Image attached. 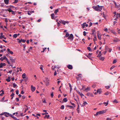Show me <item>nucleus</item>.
I'll use <instances>...</instances> for the list:
<instances>
[{"instance_id": "obj_1", "label": "nucleus", "mask_w": 120, "mask_h": 120, "mask_svg": "<svg viewBox=\"0 0 120 120\" xmlns=\"http://www.w3.org/2000/svg\"><path fill=\"white\" fill-rule=\"evenodd\" d=\"M103 7L102 6H100L99 5H98L97 6L93 7V8L95 10L100 11L102 10V7Z\"/></svg>"}, {"instance_id": "obj_2", "label": "nucleus", "mask_w": 120, "mask_h": 120, "mask_svg": "<svg viewBox=\"0 0 120 120\" xmlns=\"http://www.w3.org/2000/svg\"><path fill=\"white\" fill-rule=\"evenodd\" d=\"M106 112V111L105 110H103L101 111H100L97 112L96 114H95V116H97L98 115H101L103 113H105Z\"/></svg>"}, {"instance_id": "obj_3", "label": "nucleus", "mask_w": 120, "mask_h": 120, "mask_svg": "<svg viewBox=\"0 0 120 120\" xmlns=\"http://www.w3.org/2000/svg\"><path fill=\"white\" fill-rule=\"evenodd\" d=\"M118 17L120 18V13L118 14L117 15H114L113 16L114 20H117V19H118Z\"/></svg>"}, {"instance_id": "obj_4", "label": "nucleus", "mask_w": 120, "mask_h": 120, "mask_svg": "<svg viewBox=\"0 0 120 120\" xmlns=\"http://www.w3.org/2000/svg\"><path fill=\"white\" fill-rule=\"evenodd\" d=\"M73 39V36L72 34H71L68 38V39H70L72 41Z\"/></svg>"}, {"instance_id": "obj_5", "label": "nucleus", "mask_w": 120, "mask_h": 120, "mask_svg": "<svg viewBox=\"0 0 120 120\" xmlns=\"http://www.w3.org/2000/svg\"><path fill=\"white\" fill-rule=\"evenodd\" d=\"M98 32L97 35L98 38L99 39L101 40V34L98 31Z\"/></svg>"}, {"instance_id": "obj_6", "label": "nucleus", "mask_w": 120, "mask_h": 120, "mask_svg": "<svg viewBox=\"0 0 120 120\" xmlns=\"http://www.w3.org/2000/svg\"><path fill=\"white\" fill-rule=\"evenodd\" d=\"M31 90L33 92H34L36 89V88L34 86L32 85H31Z\"/></svg>"}, {"instance_id": "obj_7", "label": "nucleus", "mask_w": 120, "mask_h": 120, "mask_svg": "<svg viewBox=\"0 0 120 120\" xmlns=\"http://www.w3.org/2000/svg\"><path fill=\"white\" fill-rule=\"evenodd\" d=\"M82 27L83 28H84L85 26L86 27L88 26V25L87 24H86V22H85L82 25Z\"/></svg>"}, {"instance_id": "obj_8", "label": "nucleus", "mask_w": 120, "mask_h": 120, "mask_svg": "<svg viewBox=\"0 0 120 120\" xmlns=\"http://www.w3.org/2000/svg\"><path fill=\"white\" fill-rule=\"evenodd\" d=\"M10 59L12 63H15V59H13L12 57H10Z\"/></svg>"}, {"instance_id": "obj_9", "label": "nucleus", "mask_w": 120, "mask_h": 120, "mask_svg": "<svg viewBox=\"0 0 120 120\" xmlns=\"http://www.w3.org/2000/svg\"><path fill=\"white\" fill-rule=\"evenodd\" d=\"M22 78H23L26 79V80H27V78L26 77V74L25 73H24L22 75Z\"/></svg>"}, {"instance_id": "obj_10", "label": "nucleus", "mask_w": 120, "mask_h": 120, "mask_svg": "<svg viewBox=\"0 0 120 120\" xmlns=\"http://www.w3.org/2000/svg\"><path fill=\"white\" fill-rule=\"evenodd\" d=\"M120 40L118 38H115L113 40V41L114 42H117L120 41Z\"/></svg>"}, {"instance_id": "obj_11", "label": "nucleus", "mask_w": 120, "mask_h": 120, "mask_svg": "<svg viewBox=\"0 0 120 120\" xmlns=\"http://www.w3.org/2000/svg\"><path fill=\"white\" fill-rule=\"evenodd\" d=\"M34 12V11H29L27 12V14L29 15H30L31 14Z\"/></svg>"}, {"instance_id": "obj_12", "label": "nucleus", "mask_w": 120, "mask_h": 120, "mask_svg": "<svg viewBox=\"0 0 120 120\" xmlns=\"http://www.w3.org/2000/svg\"><path fill=\"white\" fill-rule=\"evenodd\" d=\"M6 65L5 63H1L0 64V68H2L3 66H5Z\"/></svg>"}, {"instance_id": "obj_13", "label": "nucleus", "mask_w": 120, "mask_h": 120, "mask_svg": "<svg viewBox=\"0 0 120 120\" xmlns=\"http://www.w3.org/2000/svg\"><path fill=\"white\" fill-rule=\"evenodd\" d=\"M67 67L69 69H72V66L71 65H68L67 66Z\"/></svg>"}, {"instance_id": "obj_14", "label": "nucleus", "mask_w": 120, "mask_h": 120, "mask_svg": "<svg viewBox=\"0 0 120 120\" xmlns=\"http://www.w3.org/2000/svg\"><path fill=\"white\" fill-rule=\"evenodd\" d=\"M6 56H4L3 57H1L0 58V60H1V61H3V60H5V59Z\"/></svg>"}, {"instance_id": "obj_15", "label": "nucleus", "mask_w": 120, "mask_h": 120, "mask_svg": "<svg viewBox=\"0 0 120 120\" xmlns=\"http://www.w3.org/2000/svg\"><path fill=\"white\" fill-rule=\"evenodd\" d=\"M101 90L100 89H98L97 90V92L99 94H100L101 93Z\"/></svg>"}, {"instance_id": "obj_16", "label": "nucleus", "mask_w": 120, "mask_h": 120, "mask_svg": "<svg viewBox=\"0 0 120 120\" xmlns=\"http://www.w3.org/2000/svg\"><path fill=\"white\" fill-rule=\"evenodd\" d=\"M26 41V40H25L21 39H20V40L19 41V43H20L21 42H22L24 43Z\"/></svg>"}, {"instance_id": "obj_17", "label": "nucleus", "mask_w": 120, "mask_h": 120, "mask_svg": "<svg viewBox=\"0 0 120 120\" xmlns=\"http://www.w3.org/2000/svg\"><path fill=\"white\" fill-rule=\"evenodd\" d=\"M51 17L52 18V19H55L54 16L55 15L54 14V13H52L51 14Z\"/></svg>"}, {"instance_id": "obj_18", "label": "nucleus", "mask_w": 120, "mask_h": 120, "mask_svg": "<svg viewBox=\"0 0 120 120\" xmlns=\"http://www.w3.org/2000/svg\"><path fill=\"white\" fill-rule=\"evenodd\" d=\"M69 22L68 21H65L64 20L62 22V23L63 24L65 25L66 23H68Z\"/></svg>"}, {"instance_id": "obj_19", "label": "nucleus", "mask_w": 120, "mask_h": 120, "mask_svg": "<svg viewBox=\"0 0 120 120\" xmlns=\"http://www.w3.org/2000/svg\"><path fill=\"white\" fill-rule=\"evenodd\" d=\"M2 38H4L5 39H6V37H5V35H4L3 36H0V39H2Z\"/></svg>"}, {"instance_id": "obj_20", "label": "nucleus", "mask_w": 120, "mask_h": 120, "mask_svg": "<svg viewBox=\"0 0 120 120\" xmlns=\"http://www.w3.org/2000/svg\"><path fill=\"white\" fill-rule=\"evenodd\" d=\"M8 114H9V113L5 112L4 115L8 117Z\"/></svg>"}, {"instance_id": "obj_21", "label": "nucleus", "mask_w": 120, "mask_h": 120, "mask_svg": "<svg viewBox=\"0 0 120 120\" xmlns=\"http://www.w3.org/2000/svg\"><path fill=\"white\" fill-rule=\"evenodd\" d=\"M69 35V34L68 32H66V35L65 36V37H68Z\"/></svg>"}, {"instance_id": "obj_22", "label": "nucleus", "mask_w": 120, "mask_h": 120, "mask_svg": "<svg viewBox=\"0 0 120 120\" xmlns=\"http://www.w3.org/2000/svg\"><path fill=\"white\" fill-rule=\"evenodd\" d=\"M105 59V58L102 56L101 57H100L99 58V59L101 60H103Z\"/></svg>"}, {"instance_id": "obj_23", "label": "nucleus", "mask_w": 120, "mask_h": 120, "mask_svg": "<svg viewBox=\"0 0 120 120\" xmlns=\"http://www.w3.org/2000/svg\"><path fill=\"white\" fill-rule=\"evenodd\" d=\"M109 101H108L106 103L105 102H103V104L104 105H105V106H107L108 104Z\"/></svg>"}, {"instance_id": "obj_24", "label": "nucleus", "mask_w": 120, "mask_h": 120, "mask_svg": "<svg viewBox=\"0 0 120 120\" xmlns=\"http://www.w3.org/2000/svg\"><path fill=\"white\" fill-rule=\"evenodd\" d=\"M5 3L6 4H7L8 3L9 0H4Z\"/></svg>"}, {"instance_id": "obj_25", "label": "nucleus", "mask_w": 120, "mask_h": 120, "mask_svg": "<svg viewBox=\"0 0 120 120\" xmlns=\"http://www.w3.org/2000/svg\"><path fill=\"white\" fill-rule=\"evenodd\" d=\"M90 90V88L89 87H87L86 88H85V90L86 92H87L89 90Z\"/></svg>"}, {"instance_id": "obj_26", "label": "nucleus", "mask_w": 120, "mask_h": 120, "mask_svg": "<svg viewBox=\"0 0 120 120\" xmlns=\"http://www.w3.org/2000/svg\"><path fill=\"white\" fill-rule=\"evenodd\" d=\"M67 101V99L66 98H64L63 100V101L65 102H66Z\"/></svg>"}, {"instance_id": "obj_27", "label": "nucleus", "mask_w": 120, "mask_h": 120, "mask_svg": "<svg viewBox=\"0 0 120 120\" xmlns=\"http://www.w3.org/2000/svg\"><path fill=\"white\" fill-rule=\"evenodd\" d=\"M101 55V51H100L99 52V54H98V55L97 56L98 57H100Z\"/></svg>"}, {"instance_id": "obj_28", "label": "nucleus", "mask_w": 120, "mask_h": 120, "mask_svg": "<svg viewBox=\"0 0 120 120\" xmlns=\"http://www.w3.org/2000/svg\"><path fill=\"white\" fill-rule=\"evenodd\" d=\"M59 11V9H57L54 12V13L55 14H56L57 12H58Z\"/></svg>"}, {"instance_id": "obj_29", "label": "nucleus", "mask_w": 120, "mask_h": 120, "mask_svg": "<svg viewBox=\"0 0 120 120\" xmlns=\"http://www.w3.org/2000/svg\"><path fill=\"white\" fill-rule=\"evenodd\" d=\"M17 35H18L17 34H15L13 35V37L14 38H16L17 37Z\"/></svg>"}, {"instance_id": "obj_30", "label": "nucleus", "mask_w": 120, "mask_h": 120, "mask_svg": "<svg viewBox=\"0 0 120 120\" xmlns=\"http://www.w3.org/2000/svg\"><path fill=\"white\" fill-rule=\"evenodd\" d=\"M94 41L95 40H97V37L96 35H94Z\"/></svg>"}, {"instance_id": "obj_31", "label": "nucleus", "mask_w": 120, "mask_h": 120, "mask_svg": "<svg viewBox=\"0 0 120 120\" xmlns=\"http://www.w3.org/2000/svg\"><path fill=\"white\" fill-rule=\"evenodd\" d=\"M69 86L70 87V90L71 91V90H72V86H71V84L70 83H69Z\"/></svg>"}, {"instance_id": "obj_32", "label": "nucleus", "mask_w": 120, "mask_h": 120, "mask_svg": "<svg viewBox=\"0 0 120 120\" xmlns=\"http://www.w3.org/2000/svg\"><path fill=\"white\" fill-rule=\"evenodd\" d=\"M1 91H2V93L0 94V96H2L4 94V92L3 90H1Z\"/></svg>"}, {"instance_id": "obj_33", "label": "nucleus", "mask_w": 120, "mask_h": 120, "mask_svg": "<svg viewBox=\"0 0 120 120\" xmlns=\"http://www.w3.org/2000/svg\"><path fill=\"white\" fill-rule=\"evenodd\" d=\"M8 11L9 12H13V11L11 9V8H9L8 9Z\"/></svg>"}, {"instance_id": "obj_34", "label": "nucleus", "mask_w": 120, "mask_h": 120, "mask_svg": "<svg viewBox=\"0 0 120 120\" xmlns=\"http://www.w3.org/2000/svg\"><path fill=\"white\" fill-rule=\"evenodd\" d=\"M60 108L62 109H64V105H62L61 107Z\"/></svg>"}, {"instance_id": "obj_35", "label": "nucleus", "mask_w": 120, "mask_h": 120, "mask_svg": "<svg viewBox=\"0 0 120 120\" xmlns=\"http://www.w3.org/2000/svg\"><path fill=\"white\" fill-rule=\"evenodd\" d=\"M41 66L40 67V69L41 70H42V72H44V71H43V69L42 68V66H43L42 65H41Z\"/></svg>"}, {"instance_id": "obj_36", "label": "nucleus", "mask_w": 120, "mask_h": 120, "mask_svg": "<svg viewBox=\"0 0 120 120\" xmlns=\"http://www.w3.org/2000/svg\"><path fill=\"white\" fill-rule=\"evenodd\" d=\"M6 80L8 82H9L10 81V79L9 77L8 78V79H6Z\"/></svg>"}, {"instance_id": "obj_37", "label": "nucleus", "mask_w": 120, "mask_h": 120, "mask_svg": "<svg viewBox=\"0 0 120 120\" xmlns=\"http://www.w3.org/2000/svg\"><path fill=\"white\" fill-rule=\"evenodd\" d=\"M13 86L14 87H15L17 86V85L15 83H14L13 84Z\"/></svg>"}, {"instance_id": "obj_38", "label": "nucleus", "mask_w": 120, "mask_h": 120, "mask_svg": "<svg viewBox=\"0 0 120 120\" xmlns=\"http://www.w3.org/2000/svg\"><path fill=\"white\" fill-rule=\"evenodd\" d=\"M113 102L116 103H117L118 102L117 101V100L115 99L114 101H113Z\"/></svg>"}, {"instance_id": "obj_39", "label": "nucleus", "mask_w": 120, "mask_h": 120, "mask_svg": "<svg viewBox=\"0 0 120 120\" xmlns=\"http://www.w3.org/2000/svg\"><path fill=\"white\" fill-rule=\"evenodd\" d=\"M117 62V60L116 59L114 60L113 61V64H114L116 63Z\"/></svg>"}, {"instance_id": "obj_40", "label": "nucleus", "mask_w": 120, "mask_h": 120, "mask_svg": "<svg viewBox=\"0 0 120 120\" xmlns=\"http://www.w3.org/2000/svg\"><path fill=\"white\" fill-rule=\"evenodd\" d=\"M18 1V0H15L14 2H13L14 3H16Z\"/></svg>"}, {"instance_id": "obj_41", "label": "nucleus", "mask_w": 120, "mask_h": 120, "mask_svg": "<svg viewBox=\"0 0 120 120\" xmlns=\"http://www.w3.org/2000/svg\"><path fill=\"white\" fill-rule=\"evenodd\" d=\"M8 53L9 54H13V52L12 51H10L9 52H8Z\"/></svg>"}, {"instance_id": "obj_42", "label": "nucleus", "mask_w": 120, "mask_h": 120, "mask_svg": "<svg viewBox=\"0 0 120 120\" xmlns=\"http://www.w3.org/2000/svg\"><path fill=\"white\" fill-rule=\"evenodd\" d=\"M87 49L89 51H90L91 50V48L90 47H87Z\"/></svg>"}, {"instance_id": "obj_43", "label": "nucleus", "mask_w": 120, "mask_h": 120, "mask_svg": "<svg viewBox=\"0 0 120 120\" xmlns=\"http://www.w3.org/2000/svg\"><path fill=\"white\" fill-rule=\"evenodd\" d=\"M57 22V25L58 26H60V22Z\"/></svg>"}, {"instance_id": "obj_44", "label": "nucleus", "mask_w": 120, "mask_h": 120, "mask_svg": "<svg viewBox=\"0 0 120 120\" xmlns=\"http://www.w3.org/2000/svg\"><path fill=\"white\" fill-rule=\"evenodd\" d=\"M51 96L52 98L53 96V93L52 92L51 94Z\"/></svg>"}, {"instance_id": "obj_45", "label": "nucleus", "mask_w": 120, "mask_h": 120, "mask_svg": "<svg viewBox=\"0 0 120 120\" xmlns=\"http://www.w3.org/2000/svg\"><path fill=\"white\" fill-rule=\"evenodd\" d=\"M83 35L84 36H85L86 35V33L85 31H84L83 32Z\"/></svg>"}, {"instance_id": "obj_46", "label": "nucleus", "mask_w": 120, "mask_h": 120, "mask_svg": "<svg viewBox=\"0 0 120 120\" xmlns=\"http://www.w3.org/2000/svg\"><path fill=\"white\" fill-rule=\"evenodd\" d=\"M12 70L11 69V70H9L8 72L7 73H11L12 72Z\"/></svg>"}, {"instance_id": "obj_47", "label": "nucleus", "mask_w": 120, "mask_h": 120, "mask_svg": "<svg viewBox=\"0 0 120 120\" xmlns=\"http://www.w3.org/2000/svg\"><path fill=\"white\" fill-rule=\"evenodd\" d=\"M13 118L15 120H20L19 119H17L16 117H13Z\"/></svg>"}, {"instance_id": "obj_48", "label": "nucleus", "mask_w": 120, "mask_h": 120, "mask_svg": "<svg viewBox=\"0 0 120 120\" xmlns=\"http://www.w3.org/2000/svg\"><path fill=\"white\" fill-rule=\"evenodd\" d=\"M110 86H105V87L106 89H108L110 88Z\"/></svg>"}, {"instance_id": "obj_49", "label": "nucleus", "mask_w": 120, "mask_h": 120, "mask_svg": "<svg viewBox=\"0 0 120 120\" xmlns=\"http://www.w3.org/2000/svg\"><path fill=\"white\" fill-rule=\"evenodd\" d=\"M47 49V48H43V50L42 51V52H43L44 51Z\"/></svg>"}, {"instance_id": "obj_50", "label": "nucleus", "mask_w": 120, "mask_h": 120, "mask_svg": "<svg viewBox=\"0 0 120 120\" xmlns=\"http://www.w3.org/2000/svg\"><path fill=\"white\" fill-rule=\"evenodd\" d=\"M16 94H19V90H16Z\"/></svg>"}, {"instance_id": "obj_51", "label": "nucleus", "mask_w": 120, "mask_h": 120, "mask_svg": "<svg viewBox=\"0 0 120 120\" xmlns=\"http://www.w3.org/2000/svg\"><path fill=\"white\" fill-rule=\"evenodd\" d=\"M83 104L85 105L87 104V103L86 101H84Z\"/></svg>"}, {"instance_id": "obj_52", "label": "nucleus", "mask_w": 120, "mask_h": 120, "mask_svg": "<svg viewBox=\"0 0 120 120\" xmlns=\"http://www.w3.org/2000/svg\"><path fill=\"white\" fill-rule=\"evenodd\" d=\"M14 94L13 93V92L12 94L11 95V96L12 97H14Z\"/></svg>"}, {"instance_id": "obj_53", "label": "nucleus", "mask_w": 120, "mask_h": 120, "mask_svg": "<svg viewBox=\"0 0 120 120\" xmlns=\"http://www.w3.org/2000/svg\"><path fill=\"white\" fill-rule=\"evenodd\" d=\"M42 102L43 103H46V101L45 100V99H44V100L42 101Z\"/></svg>"}, {"instance_id": "obj_54", "label": "nucleus", "mask_w": 120, "mask_h": 120, "mask_svg": "<svg viewBox=\"0 0 120 120\" xmlns=\"http://www.w3.org/2000/svg\"><path fill=\"white\" fill-rule=\"evenodd\" d=\"M4 113H5V112H3L2 113H1L0 114V116H2L3 115H4Z\"/></svg>"}, {"instance_id": "obj_55", "label": "nucleus", "mask_w": 120, "mask_h": 120, "mask_svg": "<svg viewBox=\"0 0 120 120\" xmlns=\"http://www.w3.org/2000/svg\"><path fill=\"white\" fill-rule=\"evenodd\" d=\"M94 32H95V30H92V34H94Z\"/></svg>"}, {"instance_id": "obj_56", "label": "nucleus", "mask_w": 120, "mask_h": 120, "mask_svg": "<svg viewBox=\"0 0 120 120\" xmlns=\"http://www.w3.org/2000/svg\"><path fill=\"white\" fill-rule=\"evenodd\" d=\"M109 94V93L108 92H106L104 94L106 95H107Z\"/></svg>"}, {"instance_id": "obj_57", "label": "nucleus", "mask_w": 120, "mask_h": 120, "mask_svg": "<svg viewBox=\"0 0 120 120\" xmlns=\"http://www.w3.org/2000/svg\"><path fill=\"white\" fill-rule=\"evenodd\" d=\"M112 119L111 118H107V119L106 120H112Z\"/></svg>"}, {"instance_id": "obj_58", "label": "nucleus", "mask_w": 120, "mask_h": 120, "mask_svg": "<svg viewBox=\"0 0 120 120\" xmlns=\"http://www.w3.org/2000/svg\"><path fill=\"white\" fill-rule=\"evenodd\" d=\"M67 106L70 107L71 108H72L73 107L71 105H67Z\"/></svg>"}, {"instance_id": "obj_59", "label": "nucleus", "mask_w": 120, "mask_h": 120, "mask_svg": "<svg viewBox=\"0 0 120 120\" xmlns=\"http://www.w3.org/2000/svg\"><path fill=\"white\" fill-rule=\"evenodd\" d=\"M16 101H19V99L18 98H16Z\"/></svg>"}, {"instance_id": "obj_60", "label": "nucleus", "mask_w": 120, "mask_h": 120, "mask_svg": "<svg viewBox=\"0 0 120 120\" xmlns=\"http://www.w3.org/2000/svg\"><path fill=\"white\" fill-rule=\"evenodd\" d=\"M63 20H60L59 21V22H60V23H62L63 21Z\"/></svg>"}, {"instance_id": "obj_61", "label": "nucleus", "mask_w": 120, "mask_h": 120, "mask_svg": "<svg viewBox=\"0 0 120 120\" xmlns=\"http://www.w3.org/2000/svg\"><path fill=\"white\" fill-rule=\"evenodd\" d=\"M3 41H4V42H5L6 43H7L8 42V41H7L5 40L4 39H3Z\"/></svg>"}, {"instance_id": "obj_62", "label": "nucleus", "mask_w": 120, "mask_h": 120, "mask_svg": "<svg viewBox=\"0 0 120 120\" xmlns=\"http://www.w3.org/2000/svg\"><path fill=\"white\" fill-rule=\"evenodd\" d=\"M45 116L47 118H48L49 116V115H46Z\"/></svg>"}, {"instance_id": "obj_63", "label": "nucleus", "mask_w": 120, "mask_h": 120, "mask_svg": "<svg viewBox=\"0 0 120 120\" xmlns=\"http://www.w3.org/2000/svg\"><path fill=\"white\" fill-rule=\"evenodd\" d=\"M115 67V66H112L110 68L111 70H112Z\"/></svg>"}, {"instance_id": "obj_64", "label": "nucleus", "mask_w": 120, "mask_h": 120, "mask_svg": "<svg viewBox=\"0 0 120 120\" xmlns=\"http://www.w3.org/2000/svg\"><path fill=\"white\" fill-rule=\"evenodd\" d=\"M90 96H91V97H93L94 96V95H93V94H91L90 93Z\"/></svg>"}]
</instances>
